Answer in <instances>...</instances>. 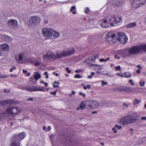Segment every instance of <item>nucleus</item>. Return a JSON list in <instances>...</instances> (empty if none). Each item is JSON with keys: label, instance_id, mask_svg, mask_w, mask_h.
Masks as SVG:
<instances>
[{"label": "nucleus", "instance_id": "nucleus-16", "mask_svg": "<svg viewBox=\"0 0 146 146\" xmlns=\"http://www.w3.org/2000/svg\"><path fill=\"white\" fill-rule=\"evenodd\" d=\"M130 122L128 115L123 117L120 120V122L124 125L131 124Z\"/></svg>", "mask_w": 146, "mask_h": 146}, {"label": "nucleus", "instance_id": "nucleus-54", "mask_svg": "<svg viewBox=\"0 0 146 146\" xmlns=\"http://www.w3.org/2000/svg\"><path fill=\"white\" fill-rule=\"evenodd\" d=\"M119 55L117 54L115 55V58L116 59H119L120 58V56H119Z\"/></svg>", "mask_w": 146, "mask_h": 146}, {"label": "nucleus", "instance_id": "nucleus-51", "mask_svg": "<svg viewBox=\"0 0 146 146\" xmlns=\"http://www.w3.org/2000/svg\"><path fill=\"white\" fill-rule=\"evenodd\" d=\"M90 11V10L89 9V8L88 7H87L86 8V11H85V13H87L88 12H89Z\"/></svg>", "mask_w": 146, "mask_h": 146}, {"label": "nucleus", "instance_id": "nucleus-22", "mask_svg": "<svg viewBox=\"0 0 146 146\" xmlns=\"http://www.w3.org/2000/svg\"><path fill=\"white\" fill-rule=\"evenodd\" d=\"M52 33V34H51V37H50V38L55 39L59 37V33L53 29Z\"/></svg>", "mask_w": 146, "mask_h": 146}, {"label": "nucleus", "instance_id": "nucleus-24", "mask_svg": "<svg viewBox=\"0 0 146 146\" xmlns=\"http://www.w3.org/2000/svg\"><path fill=\"white\" fill-rule=\"evenodd\" d=\"M7 23L9 25H12L15 27H17L18 25L17 21L13 19H11L9 20Z\"/></svg>", "mask_w": 146, "mask_h": 146}, {"label": "nucleus", "instance_id": "nucleus-60", "mask_svg": "<svg viewBox=\"0 0 146 146\" xmlns=\"http://www.w3.org/2000/svg\"><path fill=\"white\" fill-rule=\"evenodd\" d=\"M51 129V127L50 126H49L48 127V129L46 130V131H49Z\"/></svg>", "mask_w": 146, "mask_h": 146}, {"label": "nucleus", "instance_id": "nucleus-1", "mask_svg": "<svg viewBox=\"0 0 146 146\" xmlns=\"http://www.w3.org/2000/svg\"><path fill=\"white\" fill-rule=\"evenodd\" d=\"M122 19L121 17L114 16L113 17L109 16L106 19L105 18L100 20L98 22L100 26L103 28H107L109 27V24L111 26L119 25L122 22Z\"/></svg>", "mask_w": 146, "mask_h": 146}, {"label": "nucleus", "instance_id": "nucleus-26", "mask_svg": "<svg viewBox=\"0 0 146 146\" xmlns=\"http://www.w3.org/2000/svg\"><path fill=\"white\" fill-rule=\"evenodd\" d=\"M8 115H9V114L7 111V109L6 111H1L0 113V117L1 119L3 118L4 117Z\"/></svg>", "mask_w": 146, "mask_h": 146}, {"label": "nucleus", "instance_id": "nucleus-45", "mask_svg": "<svg viewBox=\"0 0 146 146\" xmlns=\"http://www.w3.org/2000/svg\"><path fill=\"white\" fill-rule=\"evenodd\" d=\"M121 66H118L115 67V69L116 71L119 70L121 69Z\"/></svg>", "mask_w": 146, "mask_h": 146}, {"label": "nucleus", "instance_id": "nucleus-36", "mask_svg": "<svg viewBox=\"0 0 146 146\" xmlns=\"http://www.w3.org/2000/svg\"><path fill=\"white\" fill-rule=\"evenodd\" d=\"M7 104L6 100H3L0 102V106H4Z\"/></svg>", "mask_w": 146, "mask_h": 146}, {"label": "nucleus", "instance_id": "nucleus-40", "mask_svg": "<svg viewBox=\"0 0 146 146\" xmlns=\"http://www.w3.org/2000/svg\"><path fill=\"white\" fill-rule=\"evenodd\" d=\"M95 74V73L94 72H91V75H90L88 76V78L89 79H91L92 77V76H93Z\"/></svg>", "mask_w": 146, "mask_h": 146}, {"label": "nucleus", "instance_id": "nucleus-8", "mask_svg": "<svg viewBox=\"0 0 146 146\" xmlns=\"http://www.w3.org/2000/svg\"><path fill=\"white\" fill-rule=\"evenodd\" d=\"M146 0H133L131 1L132 6L134 7L137 8L145 3Z\"/></svg>", "mask_w": 146, "mask_h": 146}, {"label": "nucleus", "instance_id": "nucleus-50", "mask_svg": "<svg viewBox=\"0 0 146 146\" xmlns=\"http://www.w3.org/2000/svg\"><path fill=\"white\" fill-rule=\"evenodd\" d=\"M79 94L80 96H82L83 97H85L86 96V95L85 94L81 92H80L79 93Z\"/></svg>", "mask_w": 146, "mask_h": 146}, {"label": "nucleus", "instance_id": "nucleus-53", "mask_svg": "<svg viewBox=\"0 0 146 146\" xmlns=\"http://www.w3.org/2000/svg\"><path fill=\"white\" fill-rule=\"evenodd\" d=\"M116 74L117 76H120L123 77V74L122 73H117Z\"/></svg>", "mask_w": 146, "mask_h": 146}, {"label": "nucleus", "instance_id": "nucleus-62", "mask_svg": "<svg viewBox=\"0 0 146 146\" xmlns=\"http://www.w3.org/2000/svg\"><path fill=\"white\" fill-rule=\"evenodd\" d=\"M34 77H30V82H32L33 80L34 79Z\"/></svg>", "mask_w": 146, "mask_h": 146}, {"label": "nucleus", "instance_id": "nucleus-63", "mask_svg": "<svg viewBox=\"0 0 146 146\" xmlns=\"http://www.w3.org/2000/svg\"><path fill=\"white\" fill-rule=\"evenodd\" d=\"M71 2H72L71 0H69L68 1L65 2V3H71Z\"/></svg>", "mask_w": 146, "mask_h": 146}, {"label": "nucleus", "instance_id": "nucleus-47", "mask_svg": "<svg viewBox=\"0 0 146 146\" xmlns=\"http://www.w3.org/2000/svg\"><path fill=\"white\" fill-rule=\"evenodd\" d=\"M16 69V67L15 66H13L11 68L10 70V72H11L13 71V70H15Z\"/></svg>", "mask_w": 146, "mask_h": 146}, {"label": "nucleus", "instance_id": "nucleus-52", "mask_svg": "<svg viewBox=\"0 0 146 146\" xmlns=\"http://www.w3.org/2000/svg\"><path fill=\"white\" fill-rule=\"evenodd\" d=\"M141 68L140 67L136 71V73L138 74L140 73L141 72Z\"/></svg>", "mask_w": 146, "mask_h": 146}, {"label": "nucleus", "instance_id": "nucleus-5", "mask_svg": "<svg viewBox=\"0 0 146 146\" xmlns=\"http://www.w3.org/2000/svg\"><path fill=\"white\" fill-rule=\"evenodd\" d=\"M117 39L119 42L124 44L127 42L128 38L124 33H118Z\"/></svg>", "mask_w": 146, "mask_h": 146}, {"label": "nucleus", "instance_id": "nucleus-27", "mask_svg": "<svg viewBox=\"0 0 146 146\" xmlns=\"http://www.w3.org/2000/svg\"><path fill=\"white\" fill-rule=\"evenodd\" d=\"M126 50L124 49L118 50L117 52V54L122 56H125L126 55Z\"/></svg>", "mask_w": 146, "mask_h": 146}, {"label": "nucleus", "instance_id": "nucleus-33", "mask_svg": "<svg viewBox=\"0 0 146 146\" xmlns=\"http://www.w3.org/2000/svg\"><path fill=\"white\" fill-rule=\"evenodd\" d=\"M85 108L86 109V105L85 103L84 104L83 102H81L80 105V109L81 110H83L85 108Z\"/></svg>", "mask_w": 146, "mask_h": 146}, {"label": "nucleus", "instance_id": "nucleus-30", "mask_svg": "<svg viewBox=\"0 0 146 146\" xmlns=\"http://www.w3.org/2000/svg\"><path fill=\"white\" fill-rule=\"evenodd\" d=\"M92 104L93 108H97L99 106V103L98 102L92 100Z\"/></svg>", "mask_w": 146, "mask_h": 146}, {"label": "nucleus", "instance_id": "nucleus-9", "mask_svg": "<svg viewBox=\"0 0 146 146\" xmlns=\"http://www.w3.org/2000/svg\"><path fill=\"white\" fill-rule=\"evenodd\" d=\"M65 57L74 54L75 52V48L73 47L68 48L64 50Z\"/></svg>", "mask_w": 146, "mask_h": 146}, {"label": "nucleus", "instance_id": "nucleus-56", "mask_svg": "<svg viewBox=\"0 0 146 146\" xmlns=\"http://www.w3.org/2000/svg\"><path fill=\"white\" fill-rule=\"evenodd\" d=\"M129 82L130 83H131V85L133 86L134 85V83L133 82V80H129Z\"/></svg>", "mask_w": 146, "mask_h": 146}, {"label": "nucleus", "instance_id": "nucleus-57", "mask_svg": "<svg viewBox=\"0 0 146 146\" xmlns=\"http://www.w3.org/2000/svg\"><path fill=\"white\" fill-rule=\"evenodd\" d=\"M81 71V70H77L75 71V72L76 73H78V72H80Z\"/></svg>", "mask_w": 146, "mask_h": 146}, {"label": "nucleus", "instance_id": "nucleus-15", "mask_svg": "<svg viewBox=\"0 0 146 146\" xmlns=\"http://www.w3.org/2000/svg\"><path fill=\"white\" fill-rule=\"evenodd\" d=\"M55 55L56 59L65 57L64 50L61 51L56 50L55 52Z\"/></svg>", "mask_w": 146, "mask_h": 146}, {"label": "nucleus", "instance_id": "nucleus-6", "mask_svg": "<svg viewBox=\"0 0 146 146\" xmlns=\"http://www.w3.org/2000/svg\"><path fill=\"white\" fill-rule=\"evenodd\" d=\"M52 29L48 28H44L42 30V33L43 35L46 37L50 38L51 36V34Z\"/></svg>", "mask_w": 146, "mask_h": 146}, {"label": "nucleus", "instance_id": "nucleus-28", "mask_svg": "<svg viewBox=\"0 0 146 146\" xmlns=\"http://www.w3.org/2000/svg\"><path fill=\"white\" fill-rule=\"evenodd\" d=\"M34 77L36 80H38L41 77L40 74L38 72H36L34 73Z\"/></svg>", "mask_w": 146, "mask_h": 146}, {"label": "nucleus", "instance_id": "nucleus-46", "mask_svg": "<svg viewBox=\"0 0 146 146\" xmlns=\"http://www.w3.org/2000/svg\"><path fill=\"white\" fill-rule=\"evenodd\" d=\"M66 70L68 73H70L71 72V70H69V68L68 67H66Z\"/></svg>", "mask_w": 146, "mask_h": 146}, {"label": "nucleus", "instance_id": "nucleus-58", "mask_svg": "<svg viewBox=\"0 0 146 146\" xmlns=\"http://www.w3.org/2000/svg\"><path fill=\"white\" fill-rule=\"evenodd\" d=\"M123 106L125 108H127L128 107V106L127 104L126 103H124L123 104Z\"/></svg>", "mask_w": 146, "mask_h": 146}, {"label": "nucleus", "instance_id": "nucleus-61", "mask_svg": "<svg viewBox=\"0 0 146 146\" xmlns=\"http://www.w3.org/2000/svg\"><path fill=\"white\" fill-rule=\"evenodd\" d=\"M50 94H52V95H56V94L55 92H50Z\"/></svg>", "mask_w": 146, "mask_h": 146}, {"label": "nucleus", "instance_id": "nucleus-23", "mask_svg": "<svg viewBox=\"0 0 146 146\" xmlns=\"http://www.w3.org/2000/svg\"><path fill=\"white\" fill-rule=\"evenodd\" d=\"M9 49V46L7 43L0 45V50L2 51H7Z\"/></svg>", "mask_w": 146, "mask_h": 146}, {"label": "nucleus", "instance_id": "nucleus-32", "mask_svg": "<svg viewBox=\"0 0 146 146\" xmlns=\"http://www.w3.org/2000/svg\"><path fill=\"white\" fill-rule=\"evenodd\" d=\"M131 73L129 72H125L123 74V77L125 78L130 77H131Z\"/></svg>", "mask_w": 146, "mask_h": 146}, {"label": "nucleus", "instance_id": "nucleus-11", "mask_svg": "<svg viewBox=\"0 0 146 146\" xmlns=\"http://www.w3.org/2000/svg\"><path fill=\"white\" fill-rule=\"evenodd\" d=\"M45 90L44 88L41 86H32L30 87V88L28 89V91L32 92L35 91H44Z\"/></svg>", "mask_w": 146, "mask_h": 146}, {"label": "nucleus", "instance_id": "nucleus-38", "mask_svg": "<svg viewBox=\"0 0 146 146\" xmlns=\"http://www.w3.org/2000/svg\"><path fill=\"white\" fill-rule=\"evenodd\" d=\"M110 59V58L109 57L107 58L106 59H104V58H101L100 59V61L101 62H106L108 61Z\"/></svg>", "mask_w": 146, "mask_h": 146}, {"label": "nucleus", "instance_id": "nucleus-59", "mask_svg": "<svg viewBox=\"0 0 146 146\" xmlns=\"http://www.w3.org/2000/svg\"><path fill=\"white\" fill-rule=\"evenodd\" d=\"M53 74L55 75L56 76H59V74L55 72H53L52 73Z\"/></svg>", "mask_w": 146, "mask_h": 146}, {"label": "nucleus", "instance_id": "nucleus-20", "mask_svg": "<svg viewBox=\"0 0 146 146\" xmlns=\"http://www.w3.org/2000/svg\"><path fill=\"white\" fill-rule=\"evenodd\" d=\"M86 104V109H89L91 108H93V106L92 104V100H86L84 102Z\"/></svg>", "mask_w": 146, "mask_h": 146}, {"label": "nucleus", "instance_id": "nucleus-34", "mask_svg": "<svg viewBox=\"0 0 146 146\" xmlns=\"http://www.w3.org/2000/svg\"><path fill=\"white\" fill-rule=\"evenodd\" d=\"M60 84V83L59 82L55 81L52 83V84L53 85V87L54 88H58Z\"/></svg>", "mask_w": 146, "mask_h": 146}, {"label": "nucleus", "instance_id": "nucleus-19", "mask_svg": "<svg viewBox=\"0 0 146 146\" xmlns=\"http://www.w3.org/2000/svg\"><path fill=\"white\" fill-rule=\"evenodd\" d=\"M25 136V134L24 132L20 133L18 135H15L13 137H16V139L21 142Z\"/></svg>", "mask_w": 146, "mask_h": 146}, {"label": "nucleus", "instance_id": "nucleus-10", "mask_svg": "<svg viewBox=\"0 0 146 146\" xmlns=\"http://www.w3.org/2000/svg\"><path fill=\"white\" fill-rule=\"evenodd\" d=\"M107 41L110 42H114L115 39V35L112 32H110L108 33L106 36Z\"/></svg>", "mask_w": 146, "mask_h": 146}, {"label": "nucleus", "instance_id": "nucleus-25", "mask_svg": "<svg viewBox=\"0 0 146 146\" xmlns=\"http://www.w3.org/2000/svg\"><path fill=\"white\" fill-rule=\"evenodd\" d=\"M89 66L91 68L95 70H100L102 68V66L101 65L98 64H90Z\"/></svg>", "mask_w": 146, "mask_h": 146}, {"label": "nucleus", "instance_id": "nucleus-49", "mask_svg": "<svg viewBox=\"0 0 146 146\" xmlns=\"http://www.w3.org/2000/svg\"><path fill=\"white\" fill-rule=\"evenodd\" d=\"M115 127L116 128H117L119 129H121L122 128L121 126V125L119 126L117 125H116L115 126Z\"/></svg>", "mask_w": 146, "mask_h": 146}, {"label": "nucleus", "instance_id": "nucleus-7", "mask_svg": "<svg viewBox=\"0 0 146 146\" xmlns=\"http://www.w3.org/2000/svg\"><path fill=\"white\" fill-rule=\"evenodd\" d=\"M128 115L131 123L136 122L140 117V116L136 113H133L129 114Z\"/></svg>", "mask_w": 146, "mask_h": 146}, {"label": "nucleus", "instance_id": "nucleus-2", "mask_svg": "<svg viewBox=\"0 0 146 146\" xmlns=\"http://www.w3.org/2000/svg\"><path fill=\"white\" fill-rule=\"evenodd\" d=\"M146 51V44L139 46H135L129 49L128 55H135L141 51Z\"/></svg>", "mask_w": 146, "mask_h": 146}, {"label": "nucleus", "instance_id": "nucleus-3", "mask_svg": "<svg viewBox=\"0 0 146 146\" xmlns=\"http://www.w3.org/2000/svg\"><path fill=\"white\" fill-rule=\"evenodd\" d=\"M41 19L38 16H33L31 17L29 19L28 25L29 26L36 25L40 22Z\"/></svg>", "mask_w": 146, "mask_h": 146}, {"label": "nucleus", "instance_id": "nucleus-64", "mask_svg": "<svg viewBox=\"0 0 146 146\" xmlns=\"http://www.w3.org/2000/svg\"><path fill=\"white\" fill-rule=\"evenodd\" d=\"M27 70H23V73H27Z\"/></svg>", "mask_w": 146, "mask_h": 146}, {"label": "nucleus", "instance_id": "nucleus-4", "mask_svg": "<svg viewBox=\"0 0 146 146\" xmlns=\"http://www.w3.org/2000/svg\"><path fill=\"white\" fill-rule=\"evenodd\" d=\"M21 111L19 108L11 107L7 108V111L9 115H18Z\"/></svg>", "mask_w": 146, "mask_h": 146}, {"label": "nucleus", "instance_id": "nucleus-13", "mask_svg": "<svg viewBox=\"0 0 146 146\" xmlns=\"http://www.w3.org/2000/svg\"><path fill=\"white\" fill-rule=\"evenodd\" d=\"M24 56V53H20L15 56V60L19 63H21Z\"/></svg>", "mask_w": 146, "mask_h": 146}, {"label": "nucleus", "instance_id": "nucleus-41", "mask_svg": "<svg viewBox=\"0 0 146 146\" xmlns=\"http://www.w3.org/2000/svg\"><path fill=\"white\" fill-rule=\"evenodd\" d=\"M8 76V75H6L5 74H0V78H5Z\"/></svg>", "mask_w": 146, "mask_h": 146}, {"label": "nucleus", "instance_id": "nucleus-43", "mask_svg": "<svg viewBox=\"0 0 146 146\" xmlns=\"http://www.w3.org/2000/svg\"><path fill=\"white\" fill-rule=\"evenodd\" d=\"M101 83L102 84V86H104L105 85H106L108 84V83L107 82H104L103 80L101 81Z\"/></svg>", "mask_w": 146, "mask_h": 146}, {"label": "nucleus", "instance_id": "nucleus-42", "mask_svg": "<svg viewBox=\"0 0 146 146\" xmlns=\"http://www.w3.org/2000/svg\"><path fill=\"white\" fill-rule=\"evenodd\" d=\"M74 78H82V76L79 74H77L75 75Z\"/></svg>", "mask_w": 146, "mask_h": 146}, {"label": "nucleus", "instance_id": "nucleus-31", "mask_svg": "<svg viewBox=\"0 0 146 146\" xmlns=\"http://www.w3.org/2000/svg\"><path fill=\"white\" fill-rule=\"evenodd\" d=\"M141 102V100H139L137 99H135L133 102V104L134 105L136 106L138 104Z\"/></svg>", "mask_w": 146, "mask_h": 146}, {"label": "nucleus", "instance_id": "nucleus-55", "mask_svg": "<svg viewBox=\"0 0 146 146\" xmlns=\"http://www.w3.org/2000/svg\"><path fill=\"white\" fill-rule=\"evenodd\" d=\"M81 86H83V88L84 89L86 90L87 89L86 86H84V83L81 84Z\"/></svg>", "mask_w": 146, "mask_h": 146}, {"label": "nucleus", "instance_id": "nucleus-17", "mask_svg": "<svg viewBox=\"0 0 146 146\" xmlns=\"http://www.w3.org/2000/svg\"><path fill=\"white\" fill-rule=\"evenodd\" d=\"M20 141L16 139V137H12L11 139L10 146H20Z\"/></svg>", "mask_w": 146, "mask_h": 146}, {"label": "nucleus", "instance_id": "nucleus-14", "mask_svg": "<svg viewBox=\"0 0 146 146\" xmlns=\"http://www.w3.org/2000/svg\"><path fill=\"white\" fill-rule=\"evenodd\" d=\"M98 55L97 54H94L92 56H90L89 58L86 59L85 60V62L86 63L89 64V65L91 64V63H92L95 61L96 58L97 57Z\"/></svg>", "mask_w": 146, "mask_h": 146}, {"label": "nucleus", "instance_id": "nucleus-48", "mask_svg": "<svg viewBox=\"0 0 146 146\" xmlns=\"http://www.w3.org/2000/svg\"><path fill=\"white\" fill-rule=\"evenodd\" d=\"M112 130L113 131V133H116L117 132V131L116 130V128L115 127L113 128L112 129Z\"/></svg>", "mask_w": 146, "mask_h": 146}, {"label": "nucleus", "instance_id": "nucleus-21", "mask_svg": "<svg viewBox=\"0 0 146 146\" xmlns=\"http://www.w3.org/2000/svg\"><path fill=\"white\" fill-rule=\"evenodd\" d=\"M119 90L120 91L126 92H128L132 91V90L129 87L126 86H121L118 88Z\"/></svg>", "mask_w": 146, "mask_h": 146}, {"label": "nucleus", "instance_id": "nucleus-18", "mask_svg": "<svg viewBox=\"0 0 146 146\" xmlns=\"http://www.w3.org/2000/svg\"><path fill=\"white\" fill-rule=\"evenodd\" d=\"M29 61L35 66L39 65L41 63V60L40 58H38L37 60H36L34 58H32L30 59Z\"/></svg>", "mask_w": 146, "mask_h": 146}, {"label": "nucleus", "instance_id": "nucleus-12", "mask_svg": "<svg viewBox=\"0 0 146 146\" xmlns=\"http://www.w3.org/2000/svg\"><path fill=\"white\" fill-rule=\"evenodd\" d=\"M43 57L46 60H49V59H56L55 54L51 51L48 52Z\"/></svg>", "mask_w": 146, "mask_h": 146}, {"label": "nucleus", "instance_id": "nucleus-35", "mask_svg": "<svg viewBox=\"0 0 146 146\" xmlns=\"http://www.w3.org/2000/svg\"><path fill=\"white\" fill-rule=\"evenodd\" d=\"M76 8L75 6H72L71 7L70 11L71 12H72V13L75 15L76 14V12L75 11H73V10H76Z\"/></svg>", "mask_w": 146, "mask_h": 146}, {"label": "nucleus", "instance_id": "nucleus-29", "mask_svg": "<svg viewBox=\"0 0 146 146\" xmlns=\"http://www.w3.org/2000/svg\"><path fill=\"white\" fill-rule=\"evenodd\" d=\"M137 25L135 22H133L130 23L127 25V27L128 28H132L134 27Z\"/></svg>", "mask_w": 146, "mask_h": 146}, {"label": "nucleus", "instance_id": "nucleus-39", "mask_svg": "<svg viewBox=\"0 0 146 146\" xmlns=\"http://www.w3.org/2000/svg\"><path fill=\"white\" fill-rule=\"evenodd\" d=\"M21 89L23 90H27L28 91V89L30 88V87H26L25 86H23L20 88Z\"/></svg>", "mask_w": 146, "mask_h": 146}, {"label": "nucleus", "instance_id": "nucleus-37", "mask_svg": "<svg viewBox=\"0 0 146 146\" xmlns=\"http://www.w3.org/2000/svg\"><path fill=\"white\" fill-rule=\"evenodd\" d=\"M6 101L7 104H12L14 102V101L11 100H7Z\"/></svg>", "mask_w": 146, "mask_h": 146}, {"label": "nucleus", "instance_id": "nucleus-44", "mask_svg": "<svg viewBox=\"0 0 146 146\" xmlns=\"http://www.w3.org/2000/svg\"><path fill=\"white\" fill-rule=\"evenodd\" d=\"M145 84V82L144 81H141L140 82V85L142 86H144Z\"/></svg>", "mask_w": 146, "mask_h": 146}]
</instances>
